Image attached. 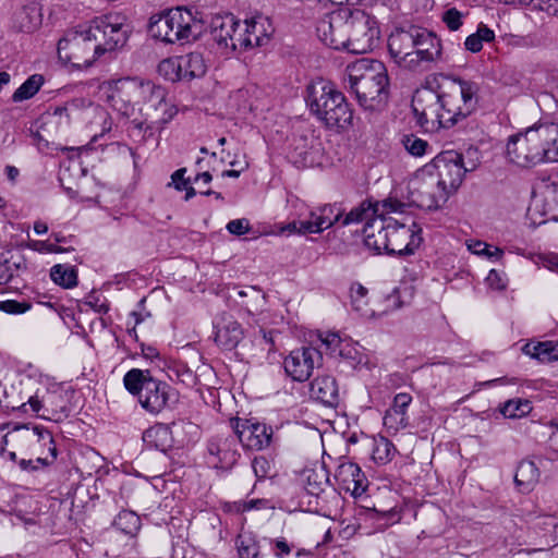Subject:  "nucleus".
<instances>
[{
    "label": "nucleus",
    "mask_w": 558,
    "mask_h": 558,
    "mask_svg": "<svg viewBox=\"0 0 558 558\" xmlns=\"http://www.w3.org/2000/svg\"><path fill=\"white\" fill-rule=\"evenodd\" d=\"M110 107L129 121L130 135L141 141L160 133L178 113L177 107L167 100L166 89L151 81L121 77L110 83Z\"/></svg>",
    "instance_id": "f257e3e1"
},
{
    "label": "nucleus",
    "mask_w": 558,
    "mask_h": 558,
    "mask_svg": "<svg viewBox=\"0 0 558 558\" xmlns=\"http://www.w3.org/2000/svg\"><path fill=\"white\" fill-rule=\"evenodd\" d=\"M478 100L480 85L476 82L440 75L415 92L412 109L418 125L434 132L465 120L477 109Z\"/></svg>",
    "instance_id": "f03ea898"
},
{
    "label": "nucleus",
    "mask_w": 558,
    "mask_h": 558,
    "mask_svg": "<svg viewBox=\"0 0 558 558\" xmlns=\"http://www.w3.org/2000/svg\"><path fill=\"white\" fill-rule=\"evenodd\" d=\"M349 87L365 111L381 110L388 99L389 78L385 64L361 59L347 68Z\"/></svg>",
    "instance_id": "7ed1b4c3"
},
{
    "label": "nucleus",
    "mask_w": 558,
    "mask_h": 558,
    "mask_svg": "<svg viewBox=\"0 0 558 558\" xmlns=\"http://www.w3.org/2000/svg\"><path fill=\"white\" fill-rule=\"evenodd\" d=\"M306 101L311 112L327 128L345 130L352 125L353 111L332 83L319 81L310 85Z\"/></svg>",
    "instance_id": "20e7f679"
},
{
    "label": "nucleus",
    "mask_w": 558,
    "mask_h": 558,
    "mask_svg": "<svg viewBox=\"0 0 558 558\" xmlns=\"http://www.w3.org/2000/svg\"><path fill=\"white\" fill-rule=\"evenodd\" d=\"M204 29V22L198 12L174 8L150 23L153 37L167 44L190 43L198 38Z\"/></svg>",
    "instance_id": "39448f33"
},
{
    "label": "nucleus",
    "mask_w": 558,
    "mask_h": 558,
    "mask_svg": "<svg viewBox=\"0 0 558 558\" xmlns=\"http://www.w3.org/2000/svg\"><path fill=\"white\" fill-rule=\"evenodd\" d=\"M99 58L121 49L128 41L131 28L121 13H108L87 23Z\"/></svg>",
    "instance_id": "423d86ee"
},
{
    "label": "nucleus",
    "mask_w": 558,
    "mask_h": 558,
    "mask_svg": "<svg viewBox=\"0 0 558 558\" xmlns=\"http://www.w3.org/2000/svg\"><path fill=\"white\" fill-rule=\"evenodd\" d=\"M506 155L510 162L522 168H532L547 162L543 125H534L509 137Z\"/></svg>",
    "instance_id": "0eeeda50"
},
{
    "label": "nucleus",
    "mask_w": 558,
    "mask_h": 558,
    "mask_svg": "<svg viewBox=\"0 0 558 558\" xmlns=\"http://www.w3.org/2000/svg\"><path fill=\"white\" fill-rule=\"evenodd\" d=\"M58 56L64 63L76 68H88L100 59L87 24L65 32L58 43Z\"/></svg>",
    "instance_id": "6e6552de"
},
{
    "label": "nucleus",
    "mask_w": 558,
    "mask_h": 558,
    "mask_svg": "<svg viewBox=\"0 0 558 558\" xmlns=\"http://www.w3.org/2000/svg\"><path fill=\"white\" fill-rule=\"evenodd\" d=\"M380 29L375 16L362 10H351L349 21V41L344 50L352 53H366L379 41Z\"/></svg>",
    "instance_id": "1a4fd4ad"
},
{
    "label": "nucleus",
    "mask_w": 558,
    "mask_h": 558,
    "mask_svg": "<svg viewBox=\"0 0 558 558\" xmlns=\"http://www.w3.org/2000/svg\"><path fill=\"white\" fill-rule=\"evenodd\" d=\"M433 167L424 166L410 182L411 202L423 209H436L447 202L448 192L438 184Z\"/></svg>",
    "instance_id": "9d476101"
},
{
    "label": "nucleus",
    "mask_w": 558,
    "mask_h": 558,
    "mask_svg": "<svg viewBox=\"0 0 558 558\" xmlns=\"http://www.w3.org/2000/svg\"><path fill=\"white\" fill-rule=\"evenodd\" d=\"M427 167H433L432 173L449 195L460 187L468 169L461 154L447 150L437 155Z\"/></svg>",
    "instance_id": "9b49d317"
},
{
    "label": "nucleus",
    "mask_w": 558,
    "mask_h": 558,
    "mask_svg": "<svg viewBox=\"0 0 558 558\" xmlns=\"http://www.w3.org/2000/svg\"><path fill=\"white\" fill-rule=\"evenodd\" d=\"M350 12V8L341 7L319 19L316 32L326 46L337 50L345 47L349 41Z\"/></svg>",
    "instance_id": "f8f14e48"
},
{
    "label": "nucleus",
    "mask_w": 558,
    "mask_h": 558,
    "mask_svg": "<svg viewBox=\"0 0 558 558\" xmlns=\"http://www.w3.org/2000/svg\"><path fill=\"white\" fill-rule=\"evenodd\" d=\"M211 35L214 40L227 51L248 50L242 39L246 38L242 23L233 14L217 15L211 21Z\"/></svg>",
    "instance_id": "ddd939ff"
},
{
    "label": "nucleus",
    "mask_w": 558,
    "mask_h": 558,
    "mask_svg": "<svg viewBox=\"0 0 558 558\" xmlns=\"http://www.w3.org/2000/svg\"><path fill=\"white\" fill-rule=\"evenodd\" d=\"M231 426L239 441L246 449L259 451L268 448L271 444L272 427L255 418L236 417L231 421Z\"/></svg>",
    "instance_id": "4468645a"
},
{
    "label": "nucleus",
    "mask_w": 558,
    "mask_h": 558,
    "mask_svg": "<svg viewBox=\"0 0 558 558\" xmlns=\"http://www.w3.org/2000/svg\"><path fill=\"white\" fill-rule=\"evenodd\" d=\"M323 355L314 347H301L292 350L283 361L284 371L295 381L307 380L314 369L319 367Z\"/></svg>",
    "instance_id": "2eb2a0df"
},
{
    "label": "nucleus",
    "mask_w": 558,
    "mask_h": 558,
    "mask_svg": "<svg viewBox=\"0 0 558 558\" xmlns=\"http://www.w3.org/2000/svg\"><path fill=\"white\" fill-rule=\"evenodd\" d=\"M417 27L396 29L388 38V50L393 61L401 68L415 71L414 48L417 38Z\"/></svg>",
    "instance_id": "dca6fc26"
},
{
    "label": "nucleus",
    "mask_w": 558,
    "mask_h": 558,
    "mask_svg": "<svg viewBox=\"0 0 558 558\" xmlns=\"http://www.w3.org/2000/svg\"><path fill=\"white\" fill-rule=\"evenodd\" d=\"M389 229L388 255H410L422 242L421 229L415 222L411 226L399 223L391 218Z\"/></svg>",
    "instance_id": "f3484780"
},
{
    "label": "nucleus",
    "mask_w": 558,
    "mask_h": 558,
    "mask_svg": "<svg viewBox=\"0 0 558 558\" xmlns=\"http://www.w3.org/2000/svg\"><path fill=\"white\" fill-rule=\"evenodd\" d=\"M239 442L235 434L229 433L213 437L207 445L209 463L217 469L232 468L240 457Z\"/></svg>",
    "instance_id": "a211bd4d"
},
{
    "label": "nucleus",
    "mask_w": 558,
    "mask_h": 558,
    "mask_svg": "<svg viewBox=\"0 0 558 558\" xmlns=\"http://www.w3.org/2000/svg\"><path fill=\"white\" fill-rule=\"evenodd\" d=\"M59 401H62V395L60 392H48L46 390L40 395L39 390H37L35 395L28 396L27 401L22 402L20 408L24 412H28L27 407H29V410L40 417L51 415L54 421H59L68 416L66 407L60 404Z\"/></svg>",
    "instance_id": "6ab92c4d"
},
{
    "label": "nucleus",
    "mask_w": 558,
    "mask_h": 558,
    "mask_svg": "<svg viewBox=\"0 0 558 558\" xmlns=\"http://www.w3.org/2000/svg\"><path fill=\"white\" fill-rule=\"evenodd\" d=\"M320 153L319 140L310 134L293 138L289 156L296 167H313L319 162Z\"/></svg>",
    "instance_id": "aec40b11"
},
{
    "label": "nucleus",
    "mask_w": 558,
    "mask_h": 558,
    "mask_svg": "<svg viewBox=\"0 0 558 558\" xmlns=\"http://www.w3.org/2000/svg\"><path fill=\"white\" fill-rule=\"evenodd\" d=\"M335 480L341 490L354 497L363 495L367 488V478L361 468L351 461L338 465Z\"/></svg>",
    "instance_id": "412c9836"
},
{
    "label": "nucleus",
    "mask_w": 558,
    "mask_h": 558,
    "mask_svg": "<svg viewBox=\"0 0 558 558\" xmlns=\"http://www.w3.org/2000/svg\"><path fill=\"white\" fill-rule=\"evenodd\" d=\"M304 216L300 213L299 217ZM303 222V232L320 233L332 227L342 217V211L337 205H324L312 208L305 215Z\"/></svg>",
    "instance_id": "4be33fe9"
},
{
    "label": "nucleus",
    "mask_w": 558,
    "mask_h": 558,
    "mask_svg": "<svg viewBox=\"0 0 558 558\" xmlns=\"http://www.w3.org/2000/svg\"><path fill=\"white\" fill-rule=\"evenodd\" d=\"M533 206L548 219L558 220V175L543 180L537 185Z\"/></svg>",
    "instance_id": "5701e85b"
},
{
    "label": "nucleus",
    "mask_w": 558,
    "mask_h": 558,
    "mask_svg": "<svg viewBox=\"0 0 558 558\" xmlns=\"http://www.w3.org/2000/svg\"><path fill=\"white\" fill-rule=\"evenodd\" d=\"M170 387L167 383L150 378L144 385L142 392L138 396L141 405L151 414L161 412L169 400Z\"/></svg>",
    "instance_id": "b1692460"
},
{
    "label": "nucleus",
    "mask_w": 558,
    "mask_h": 558,
    "mask_svg": "<svg viewBox=\"0 0 558 558\" xmlns=\"http://www.w3.org/2000/svg\"><path fill=\"white\" fill-rule=\"evenodd\" d=\"M390 217L378 216L367 221L363 233L365 246L376 253H386L389 242Z\"/></svg>",
    "instance_id": "393cba45"
},
{
    "label": "nucleus",
    "mask_w": 558,
    "mask_h": 558,
    "mask_svg": "<svg viewBox=\"0 0 558 558\" xmlns=\"http://www.w3.org/2000/svg\"><path fill=\"white\" fill-rule=\"evenodd\" d=\"M417 34L414 48L415 70L423 63L437 61L441 56V43L437 36L421 27H417Z\"/></svg>",
    "instance_id": "a878e982"
},
{
    "label": "nucleus",
    "mask_w": 558,
    "mask_h": 558,
    "mask_svg": "<svg viewBox=\"0 0 558 558\" xmlns=\"http://www.w3.org/2000/svg\"><path fill=\"white\" fill-rule=\"evenodd\" d=\"M242 25L246 34V38L242 40L248 45L250 49L267 44L274 33L270 20L264 15H256L245 20Z\"/></svg>",
    "instance_id": "bb28decb"
},
{
    "label": "nucleus",
    "mask_w": 558,
    "mask_h": 558,
    "mask_svg": "<svg viewBox=\"0 0 558 558\" xmlns=\"http://www.w3.org/2000/svg\"><path fill=\"white\" fill-rule=\"evenodd\" d=\"M215 340L226 350L234 349L243 338L241 325L231 316L223 315L216 325Z\"/></svg>",
    "instance_id": "cd10ccee"
},
{
    "label": "nucleus",
    "mask_w": 558,
    "mask_h": 558,
    "mask_svg": "<svg viewBox=\"0 0 558 558\" xmlns=\"http://www.w3.org/2000/svg\"><path fill=\"white\" fill-rule=\"evenodd\" d=\"M311 393L316 400L329 407H336L340 400L337 380L330 375L316 377L311 384Z\"/></svg>",
    "instance_id": "c85d7f7f"
},
{
    "label": "nucleus",
    "mask_w": 558,
    "mask_h": 558,
    "mask_svg": "<svg viewBox=\"0 0 558 558\" xmlns=\"http://www.w3.org/2000/svg\"><path fill=\"white\" fill-rule=\"evenodd\" d=\"M300 481L310 495L318 496L328 484L329 476L324 465L315 464L302 471Z\"/></svg>",
    "instance_id": "c756f323"
},
{
    "label": "nucleus",
    "mask_w": 558,
    "mask_h": 558,
    "mask_svg": "<svg viewBox=\"0 0 558 558\" xmlns=\"http://www.w3.org/2000/svg\"><path fill=\"white\" fill-rule=\"evenodd\" d=\"M143 440L149 447L167 452L174 446L172 430L168 425L156 424L144 432Z\"/></svg>",
    "instance_id": "7c9ffc66"
},
{
    "label": "nucleus",
    "mask_w": 558,
    "mask_h": 558,
    "mask_svg": "<svg viewBox=\"0 0 558 558\" xmlns=\"http://www.w3.org/2000/svg\"><path fill=\"white\" fill-rule=\"evenodd\" d=\"M177 69L182 74V80L191 81L206 73L207 66L203 54L191 52L179 57Z\"/></svg>",
    "instance_id": "2f4dec72"
},
{
    "label": "nucleus",
    "mask_w": 558,
    "mask_h": 558,
    "mask_svg": "<svg viewBox=\"0 0 558 558\" xmlns=\"http://www.w3.org/2000/svg\"><path fill=\"white\" fill-rule=\"evenodd\" d=\"M523 351L542 363L558 361V341H543L536 344L527 343L524 345Z\"/></svg>",
    "instance_id": "473e14b6"
},
{
    "label": "nucleus",
    "mask_w": 558,
    "mask_h": 558,
    "mask_svg": "<svg viewBox=\"0 0 558 558\" xmlns=\"http://www.w3.org/2000/svg\"><path fill=\"white\" fill-rule=\"evenodd\" d=\"M50 279L63 289H73L78 283V272L75 266L57 264L50 269Z\"/></svg>",
    "instance_id": "72a5a7b5"
},
{
    "label": "nucleus",
    "mask_w": 558,
    "mask_h": 558,
    "mask_svg": "<svg viewBox=\"0 0 558 558\" xmlns=\"http://www.w3.org/2000/svg\"><path fill=\"white\" fill-rule=\"evenodd\" d=\"M541 476L537 465L530 460H523L518 465L514 482L524 490H531Z\"/></svg>",
    "instance_id": "f704fd0d"
},
{
    "label": "nucleus",
    "mask_w": 558,
    "mask_h": 558,
    "mask_svg": "<svg viewBox=\"0 0 558 558\" xmlns=\"http://www.w3.org/2000/svg\"><path fill=\"white\" fill-rule=\"evenodd\" d=\"M41 11L40 8L35 4H28L17 13L16 19L20 23V28L23 32H34L41 24Z\"/></svg>",
    "instance_id": "c9c22d12"
},
{
    "label": "nucleus",
    "mask_w": 558,
    "mask_h": 558,
    "mask_svg": "<svg viewBox=\"0 0 558 558\" xmlns=\"http://www.w3.org/2000/svg\"><path fill=\"white\" fill-rule=\"evenodd\" d=\"M45 80L41 74H33L31 75L12 95V100L14 102H21L34 97L40 87L43 86Z\"/></svg>",
    "instance_id": "e433bc0d"
},
{
    "label": "nucleus",
    "mask_w": 558,
    "mask_h": 558,
    "mask_svg": "<svg viewBox=\"0 0 558 558\" xmlns=\"http://www.w3.org/2000/svg\"><path fill=\"white\" fill-rule=\"evenodd\" d=\"M396 453L397 449L388 438L380 436L374 439L372 457L377 464L384 465L389 463Z\"/></svg>",
    "instance_id": "4c0bfd02"
},
{
    "label": "nucleus",
    "mask_w": 558,
    "mask_h": 558,
    "mask_svg": "<svg viewBox=\"0 0 558 558\" xmlns=\"http://www.w3.org/2000/svg\"><path fill=\"white\" fill-rule=\"evenodd\" d=\"M150 378L151 376L149 371L132 368L124 375L123 384L130 393L138 397L144 388V385H146V381Z\"/></svg>",
    "instance_id": "58836bf2"
},
{
    "label": "nucleus",
    "mask_w": 558,
    "mask_h": 558,
    "mask_svg": "<svg viewBox=\"0 0 558 558\" xmlns=\"http://www.w3.org/2000/svg\"><path fill=\"white\" fill-rule=\"evenodd\" d=\"M542 125L547 162H558V124L546 123Z\"/></svg>",
    "instance_id": "ea45409f"
},
{
    "label": "nucleus",
    "mask_w": 558,
    "mask_h": 558,
    "mask_svg": "<svg viewBox=\"0 0 558 558\" xmlns=\"http://www.w3.org/2000/svg\"><path fill=\"white\" fill-rule=\"evenodd\" d=\"M113 524L123 533L132 535L140 530L141 519L135 512L123 510L116 517Z\"/></svg>",
    "instance_id": "a19ab883"
},
{
    "label": "nucleus",
    "mask_w": 558,
    "mask_h": 558,
    "mask_svg": "<svg viewBox=\"0 0 558 558\" xmlns=\"http://www.w3.org/2000/svg\"><path fill=\"white\" fill-rule=\"evenodd\" d=\"M92 107V101L84 97L74 98L62 106H57V112L59 114L64 113L66 119L69 116H75V119H80L83 110Z\"/></svg>",
    "instance_id": "79ce46f5"
},
{
    "label": "nucleus",
    "mask_w": 558,
    "mask_h": 558,
    "mask_svg": "<svg viewBox=\"0 0 558 558\" xmlns=\"http://www.w3.org/2000/svg\"><path fill=\"white\" fill-rule=\"evenodd\" d=\"M402 144L405 150L414 157L424 156L430 148L428 142L417 137L414 134L404 135Z\"/></svg>",
    "instance_id": "37998d69"
},
{
    "label": "nucleus",
    "mask_w": 558,
    "mask_h": 558,
    "mask_svg": "<svg viewBox=\"0 0 558 558\" xmlns=\"http://www.w3.org/2000/svg\"><path fill=\"white\" fill-rule=\"evenodd\" d=\"M343 362L354 368L361 362V354L357 345L348 339H344L337 354Z\"/></svg>",
    "instance_id": "c03bdc74"
},
{
    "label": "nucleus",
    "mask_w": 558,
    "mask_h": 558,
    "mask_svg": "<svg viewBox=\"0 0 558 558\" xmlns=\"http://www.w3.org/2000/svg\"><path fill=\"white\" fill-rule=\"evenodd\" d=\"M414 295V290L411 286L404 284L396 288L388 296L390 306L398 310L403 305L410 304Z\"/></svg>",
    "instance_id": "a18cd8bd"
},
{
    "label": "nucleus",
    "mask_w": 558,
    "mask_h": 558,
    "mask_svg": "<svg viewBox=\"0 0 558 558\" xmlns=\"http://www.w3.org/2000/svg\"><path fill=\"white\" fill-rule=\"evenodd\" d=\"M468 248L475 255L486 256L489 259L498 260L504 255V251L499 247L488 245L482 241H471Z\"/></svg>",
    "instance_id": "49530a36"
},
{
    "label": "nucleus",
    "mask_w": 558,
    "mask_h": 558,
    "mask_svg": "<svg viewBox=\"0 0 558 558\" xmlns=\"http://www.w3.org/2000/svg\"><path fill=\"white\" fill-rule=\"evenodd\" d=\"M529 402L521 400H508L500 408V413L508 418H515L529 412Z\"/></svg>",
    "instance_id": "de8ad7c7"
},
{
    "label": "nucleus",
    "mask_w": 558,
    "mask_h": 558,
    "mask_svg": "<svg viewBox=\"0 0 558 558\" xmlns=\"http://www.w3.org/2000/svg\"><path fill=\"white\" fill-rule=\"evenodd\" d=\"M49 452L51 456L50 460L48 458H36V459H28V460L22 459V460H20L19 465L23 471L39 470L40 468L51 464L57 459L56 446H51L49 448Z\"/></svg>",
    "instance_id": "09e8293b"
},
{
    "label": "nucleus",
    "mask_w": 558,
    "mask_h": 558,
    "mask_svg": "<svg viewBox=\"0 0 558 558\" xmlns=\"http://www.w3.org/2000/svg\"><path fill=\"white\" fill-rule=\"evenodd\" d=\"M178 62L179 57L162 60L158 65L159 73L169 81H182V74L177 69Z\"/></svg>",
    "instance_id": "8fccbe9b"
},
{
    "label": "nucleus",
    "mask_w": 558,
    "mask_h": 558,
    "mask_svg": "<svg viewBox=\"0 0 558 558\" xmlns=\"http://www.w3.org/2000/svg\"><path fill=\"white\" fill-rule=\"evenodd\" d=\"M384 425L391 430H399L408 425V417L404 413H398L396 410H387L384 416Z\"/></svg>",
    "instance_id": "3c124183"
},
{
    "label": "nucleus",
    "mask_w": 558,
    "mask_h": 558,
    "mask_svg": "<svg viewBox=\"0 0 558 558\" xmlns=\"http://www.w3.org/2000/svg\"><path fill=\"white\" fill-rule=\"evenodd\" d=\"M84 305L88 306L89 308L99 314H106L109 311V304L106 298L96 292H90L86 296Z\"/></svg>",
    "instance_id": "603ef678"
},
{
    "label": "nucleus",
    "mask_w": 558,
    "mask_h": 558,
    "mask_svg": "<svg viewBox=\"0 0 558 558\" xmlns=\"http://www.w3.org/2000/svg\"><path fill=\"white\" fill-rule=\"evenodd\" d=\"M367 517L377 522L378 529L384 530L391 525L396 521V513L392 510L379 512L372 510L367 513Z\"/></svg>",
    "instance_id": "864d4df0"
},
{
    "label": "nucleus",
    "mask_w": 558,
    "mask_h": 558,
    "mask_svg": "<svg viewBox=\"0 0 558 558\" xmlns=\"http://www.w3.org/2000/svg\"><path fill=\"white\" fill-rule=\"evenodd\" d=\"M462 19H463V14L456 8L448 9L442 14V22L452 32L458 31L462 26V24H463Z\"/></svg>",
    "instance_id": "5fc2aeb1"
},
{
    "label": "nucleus",
    "mask_w": 558,
    "mask_h": 558,
    "mask_svg": "<svg viewBox=\"0 0 558 558\" xmlns=\"http://www.w3.org/2000/svg\"><path fill=\"white\" fill-rule=\"evenodd\" d=\"M31 310V303L19 302L16 300H7L0 302V311L7 314H24Z\"/></svg>",
    "instance_id": "6e6d98bb"
},
{
    "label": "nucleus",
    "mask_w": 558,
    "mask_h": 558,
    "mask_svg": "<svg viewBox=\"0 0 558 558\" xmlns=\"http://www.w3.org/2000/svg\"><path fill=\"white\" fill-rule=\"evenodd\" d=\"M252 469L258 480L265 478L271 471L270 462L263 456L255 457L252 461Z\"/></svg>",
    "instance_id": "4d7b16f0"
},
{
    "label": "nucleus",
    "mask_w": 558,
    "mask_h": 558,
    "mask_svg": "<svg viewBox=\"0 0 558 558\" xmlns=\"http://www.w3.org/2000/svg\"><path fill=\"white\" fill-rule=\"evenodd\" d=\"M369 216V208H364L363 206L356 207L352 209L350 213H348L343 220L342 225L348 226L351 223H357L362 222L363 220L367 219Z\"/></svg>",
    "instance_id": "13d9d810"
},
{
    "label": "nucleus",
    "mask_w": 558,
    "mask_h": 558,
    "mask_svg": "<svg viewBox=\"0 0 558 558\" xmlns=\"http://www.w3.org/2000/svg\"><path fill=\"white\" fill-rule=\"evenodd\" d=\"M320 340L322 343L325 345L326 350L329 352V354L336 356L344 339H341L338 333L328 332L324 337H322Z\"/></svg>",
    "instance_id": "bf43d9fd"
},
{
    "label": "nucleus",
    "mask_w": 558,
    "mask_h": 558,
    "mask_svg": "<svg viewBox=\"0 0 558 558\" xmlns=\"http://www.w3.org/2000/svg\"><path fill=\"white\" fill-rule=\"evenodd\" d=\"M28 248L38 253H62L64 250L47 241L34 240L27 244Z\"/></svg>",
    "instance_id": "052dcab7"
},
{
    "label": "nucleus",
    "mask_w": 558,
    "mask_h": 558,
    "mask_svg": "<svg viewBox=\"0 0 558 558\" xmlns=\"http://www.w3.org/2000/svg\"><path fill=\"white\" fill-rule=\"evenodd\" d=\"M366 294H367V289L361 284H357L355 288L352 287V289H351L352 304H353L354 308L357 312H361V314H363V315L366 314L362 307V303H365L364 299H365Z\"/></svg>",
    "instance_id": "680f3d73"
},
{
    "label": "nucleus",
    "mask_w": 558,
    "mask_h": 558,
    "mask_svg": "<svg viewBox=\"0 0 558 558\" xmlns=\"http://www.w3.org/2000/svg\"><path fill=\"white\" fill-rule=\"evenodd\" d=\"M487 284L494 290H504L507 287V280L504 272L492 269L486 277Z\"/></svg>",
    "instance_id": "e2e57ef3"
},
{
    "label": "nucleus",
    "mask_w": 558,
    "mask_h": 558,
    "mask_svg": "<svg viewBox=\"0 0 558 558\" xmlns=\"http://www.w3.org/2000/svg\"><path fill=\"white\" fill-rule=\"evenodd\" d=\"M250 229V221L245 218L231 220L227 225V230L234 235H243L247 233Z\"/></svg>",
    "instance_id": "0e129e2a"
},
{
    "label": "nucleus",
    "mask_w": 558,
    "mask_h": 558,
    "mask_svg": "<svg viewBox=\"0 0 558 558\" xmlns=\"http://www.w3.org/2000/svg\"><path fill=\"white\" fill-rule=\"evenodd\" d=\"M412 402V397L409 393L400 392L395 396L390 410H396L398 413L407 415V409Z\"/></svg>",
    "instance_id": "69168bd1"
},
{
    "label": "nucleus",
    "mask_w": 558,
    "mask_h": 558,
    "mask_svg": "<svg viewBox=\"0 0 558 558\" xmlns=\"http://www.w3.org/2000/svg\"><path fill=\"white\" fill-rule=\"evenodd\" d=\"M186 169L180 168L175 170L171 174V182L168 184L169 186H173L177 191H183L187 184H190V179H185Z\"/></svg>",
    "instance_id": "338daca9"
},
{
    "label": "nucleus",
    "mask_w": 558,
    "mask_h": 558,
    "mask_svg": "<svg viewBox=\"0 0 558 558\" xmlns=\"http://www.w3.org/2000/svg\"><path fill=\"white\" fill-rule=\"evenodd\" d=\"M279 234H299V235H305L308 234V232H303V222L302 220H293L287 225L279 227Z\"/></svg>",
    "instance_id": "774afa93"
}]
</instances>
